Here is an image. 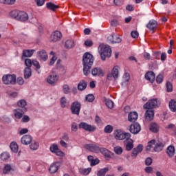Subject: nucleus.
<instances>
[{"label": "nucleus", "instance_id": "nucleus-3", "mask_svg": "<svg viewBox=\"0 0 176 176\" xmlns=\"http://www.w3.org/2000/svg\"><path fill=\"white\" fill-rule=\"evenodd\" d=\"M98 52L103 61H105L107 57H110L112 55V50H111L109 45L100 44L98 47Z\"/></svg>", "mask_w": 176, "mask_h": 176}, {"label": "nucleus", "instance_id": "nucleus-22", "mask_svg": "<svg viewBox=\"0 0 176 176\" xmlns=\"http://www.w3.org/2000/svg\"><path fill=\"white\" fill-rule=\"evenodd\" d=\"M18 20L19 21H27L28 20V14L24 11H20Z\"/></svg>", "mask_w": 176, "mask_h": 176}, {"label": "nucleus", "instance_id": "nucleus-6", "mask_svg": "<svg viewBox=\"0 0 176 176\" xmlns=\"http://www.w3.org/2000/svg\"><path fill=\"white\" fill-rule=\"evenodd\" d=\"M114 137L116 140H119L120 141H122L123 140H129L131 137V134L130 133H123L121 131L117 130L114 133Z\"/></svg>", "mask_w": 176, "mask_h": 176}, {"label": "nucleus", "instance_id": "nucleus-47", "mask_svg": "<svg viewBox=\"0 0 176 176\" xmlns=\"http://www.w3.org/2000/svg\"><path fill=\"white\" fill-rule=\"evenodd\" d=\"M63 93L65 94H69L71 89H69V85H63Z\"/></svg>", "mask_w": 176, "mask_h": 176}, {"label": "nucleus", "instance_id": "nucleus-25", "mask_svg": "<svg viewBox=\"0 0 176 176\" xmlns=\"http://www.w3.org/2000/svg\"><path fill=\"white\" fill-rule=\"evenodd\" d=\"M166 153L169 156V157H173L174 155H175V148L174 146H169L166 148Z\"/></svg>", "mask_w": 176, "mask_h": 176}, {"label": "nucleus", "instance_id": "nucleus-1", "mask_svg": "<svg viewBox=\"0 0 176 176\" xmlns=\"http://www.w3.org/2000/svg\"><path fill=\"white\" fill-rule=\"evenodd\" d=\"M94 63V58L89 52L84 54L82 56V64H83V73L85 76H87L90 74V69Z\"/></svg>", "mask_w": 176, "mask_h": 176}, {"label": "nucleus", "instance_id": "nucleus-62", "mask_svg": "<svg viewBox=\"0 0 176 176\" xmlns=\"http://www.w3.org/2000/svg\"><path fill=\"white\" fill-rule=\"evenodd\" d=\"M125 82H129L130 80V74L128 73H125L123 76Z\"/></svg>", "mask_w": 176, "mask_h": 176}, {"label": "nucleus", "instance_id": "nucleus-55", "mask_svg": "<svg viewBox=\"0 0 176 176\" xmlns=\"http://www.w3.org/2000/svg\"><path fill=\"white\" fill-rule=\"evenodd\" d=\"M95 122L97 124H102V120H101V118L98 116H96Z\"/></svg>", "mask_w": 176, "mask_h": 176}, {"label": "nucleus", "instance_id": "nucleus-48", "mask_svg": "<svg viewBox=\"0 0 176 176\" xmlns=\"http://www.w3.org/2000/svg\"><path fill=\"white\" fill-rule=\"evenodd\" d=\"M95 98H96L94 97V95H93V94L87 95L85 97L86 101H88V102H93V101H94Z\"/></svg>", "mask_w": 176, "mask_h": 176}, {"label": "nucleus", "instance_id": "nucleus-39", "mask_svg": "<svg viewBox=\"0 0 176 176\" xmlns=\"http://www.w3.org/2000/svg\"><path fill=\"white\" fill-rule=\"evenodd\" d=\"M150 130L153 133H157L159 131V126L156 123H151Z\"/></svg>", "mask_w": 176, "mask_h": 176}, {"label": "nucleus", "instance_id": "nucleus-49", "mask_svg": "<svg viewBox=\"0 0 176 176\" xmlns=\"http://www.w3.org/2000/svg\"><path fill=\"white\" fill-rule=\"evenodd\" d=\"M12 170V166L9 164H6L4 167V169L3 170V174H9V171Z\"/></svg>", "mask_w": 176, "mask_h": 176}, {"label": "nucleus", "instance_id": "nucleus-36", "mask_svg": "<svg viewBox=\"0 0 176 176\" xmlns=\"http://www.w3.org/2000/svg\"><path fill=\"white\" fill-rule=\"evenodd\" d=\"M69 105V102L67 100L65 97H62L60 99V107L61 108H65V107H68Z\"/></svg>", "mask_w": 176, "mask_h": 176}, {"label": "nucleus", "instance_id": "nucleus-5", "mask_svg": "<svg viewBox=\"0 0 176 176\" xmlns=\"http://www.w3.org/2000/svg\"><path fill=\"white\" fill-rule=\"evenodd\" d=\"M16 75L14 74H6L2 78L4 85H15L16 84Z\"/></svg>", "mask_w": 176, "mask_h": 176}, {"label": "nucleus", "instance_id": "nucleus-58", "mask_svg": "<svg viewBox=\"0 0 176 176\" xmlns=\"http://www.w3.org/2000/svg\"><path fill=\"white\" fill-rule=\"evenodd\" d=\"M85 46L90 47L93 45V41L91 40H87L85 41Z\"/></svg>", "mask_w": 176, "mask_h": 176}, {"label": "nucleus", "instance_id": "nucleus-11", "mask_svg": "<svg viewBox=\"0 0 176 176\" xmlns=\"http://www.w3.org/2000/svg\"><path fill=\"white\" fill-rule=\"evenodd\" d=\"M85 148L86 149H88V151H90L91 152H94L95 153H98L101 149V148H100V146L96 144H87L85 145Z\"/></svg>", "mask_w": 176, "mask_h": 176}, {"label": "nucleus", "instance_id": "nucleus-45", "mask_svg": "<svg viewBox=\"0 0 176 176\" xmlns=\"http://www.w3.org/2000/svg\"><path fill=\"white\" fill-rule=\"evenodd\" d=\"M104 133H106L107 134H110V133H112V131H113V126H112L111 125H107L104 127Z\"/></svg>", "mask_w": 176, "mask_h": 176}, {"label": "nucleus", "instance_id": "nucleus-19", "mask_svg": "<svg viewBox=\"0 0 176 176\" xmlns=\"http://www.w3.org/2000/svg\"><path fill=\"white\" fill-rule=\"evenodd\" d=\"M145 118L146 120H153L155 118V111L149 109L145 113Z\"/></svg>", "mask_w": 176, "mask_h": 176}, {"label": "nucleus", "instance_id": "nucleus-37", "mask_svg": "<svg viewBox=\"0 0 176 176\" xmlns=\"http://www.w3.org/2000/svg\"><path fill=\"white\" fill-rule=\"evenodd\" d=\"M47 8L50 10H53V12H54V10H56V9H58L59 7L58 6L55 5L54 3L50 2V3H47Z\"/></svg>", "mask_w": 176, "mask_h": 176}, {"label": "nucleus", "instance_id": "nucleus-57", "mask_svg": "<svg viewBox=\"0 0 176 176\" xmlns=\"http://www.w3.org/2000/svg\"><path fill=\"white\" fill-rule=\"evenodd\" d=\"M122 42V38L118 36H114V41L113 43H120Z\"/></svg>", "mask_w": 176, "mask_h": 176}, {"label": "nucleus", "instance_id": "nucleus-33", "mask_svg": "<svg viewBox=\"0 0 176 176\" xmlns=\"http://www.w3.org/2000/svg\"><path fill=\"white\" fill-rule=\"evenodd\" d=\"M32 75V72L31 71V68L25 67V69H24V78H25V79H28L29 78H31Z\"/></svg>", "mask_w": 176, "mask_h": 176}, {"label": "nucleus", "instance_id": "nucleus-4", "mask_svg": "<svg viewBox=\"0 0 176 176\" xmlns=\"http://www.w3.org/2000/svg\"><path fill=\"white\" fill-rule=\"evenodd\" d=\"M160 107V101L157 98L151 99L146 104H144V109H153Z\"/></svg>", "mask_w": 176, "mask_h": 176}, {"label": "nucleus", "instance_id": "nucleus-29", "mask_svg": "<svg viewBox=\"0 0 176 176\" xmlns=\"http://www.w3.org/2000/svg\"><path fill=\"white\" fill-rule=\"evenodd\" d=\"M111 74L113 79H118L119 78V66H115L111 71Z\"/></svg>", "mask_w": 176, "mask_h": 176}, {"label": "nucleus", "instance_id": "nucleus-15", "mask_svg": "<svg viewBox=\"0 0 176 176\" xmlns=\"http://www.w3.org/2000/svg\"><path fill=\"white\" fill-rule=\"evenodd\" d=\"M58 80V76L56 74L50 75L47 78V82L49 85H56Z\"/></svg>", "mask_w": 176, "mask_h": 176}, {"label": "nucleus", "instance_id": "nucleus-28", "mask_svg": "<svg viewBox=\"0 0 176 176\" xmlns=\"http://www.w3.org/2000/svg\"><path fill=\"white\" fill-rule=\"evenodd\" d=\"M58 170V162H56L54 164L51 165L49 171L51 174H54V173H57Z\"/></svg>", "mask_w": 176, "mask_h": 176}, {"label": "nucleus", "instance_id": "nucleus-21", "mask_svg": "<svg viewBox=\"0 0 176 176\" xmlns=\"http://www.w3.org/2000/svg\"><path fill=\"white\" fill-rule=\"evenodd\" d=\"M155 76L153 72L150 71L145 74V78L151 82V83H153V82H155Z\"/></svg>", "mask_w": 176, "mask_h": 176}, {"label": "nucleus", "instance_id": "nucleus-34", "mask_svg": "<svg viewBox=\"0 0 176 176\" xmlns=\"http://www.w3.org/2000/svg\"><path fill=\"white\" fill-rule=\"evenodd\" d=\"M10 148L12 152H14L15 153H17L19 152V145L17 143L12 142L10 145Z\"/></svg>", "mask_w": 176, "mask_h": 176}, {"label": "nucleus", "instance_id": "nucleus-27", "mask_svg": "<svg viewBox=\"0 0 176 176\" xmlns=\"http://www.w3.org/2000/svg\"><path fill=\"white\" fill-rule=\"evenodd\" d=\"M127 141L126 145V151H131L133 148H134L133 142L134 141L132 139L129 138V140H126Z\"/></svg>", "mask_w": 176, "mask_h": 176}, {"label": "nucleus", "instance_id": "nucleus-40", "mask_svg": "<svg viewBox=\"0 0 176 176\" xmlns=\"http://www.w3.org/2000/svg\"><path fill=\"white\" fill-rule=\"evenodd\" d=\"M20 14V11L12 10L10 13V16L12 17V19H16V20H19V16Z\"/></svg>", "mask_w": 176, "mask_h": 176}, {"label": "nucleus", "instance_id": "nucleus-7", "mask_svg": "<svg viewBox=\"0 0 176 176\" xmlns=\"http://www.w3.org/2000/svg\"><path fill=\"white\" fill-rule=\"evenodd\" d=\"M80 102L75 101L72 104L70 110L73 115H79V113H80Z\"/></svg>", "mask_w": 176, "mask_h": 176}, {"label": "nucleus", "instance_id": "nucleus-41", "mask_svg": "<svg viewBox=\"0 0 176 176\" xmlns=\"http://www.w3.org/2000/svg\"><path fill=\"white\" fill-rule=\"evenodd\" d=\"M9 157H10V154H9V153L8 152H3L0 155V159H1V160H3V161L8 160Z\"/></svg>", "mask_w": 176, "mask_h": 176}, {"label": "nucleus", "instance_id": "nucleus-56", "mask_svg": "<svg viewBox=\"0 0 176 176\" xmlns=\"http://www.w3.org/2000/svg\"><path fill=\"white\" fill-rule=\"evenodd\" d=\"M71 129L72 131H78V125L76 124V123H72Z\"/></svg>", "mask_w": 176, "mask_h": 176}, {"label": "nucleus", "instance_id": "nucleus-2", "mask_svg": "<svg viewBox=\"0 0 176 176\" xmlns=\"http://www.w3.org/2000/svg\"><path fill=\"white\" fill-rule=\"evenodd\" d=\"M151 148H153L155 152H162L164 148V143L162 140H152L148 142L146 151H151Z\"/></svg>", "mask_w": 176, "mask_h": 176}, {"label": "nucleus", "instance_id": "nucleus-17", "mask_svg": "<svg viewBox=\"0 0 176 176\" xmlns=\"http://www.w3.org/2000/svg\"><path fill=\"white\" fill-rule=\"evenodd\" d=\"M137 119H138V113L133 111L131 112L128 116V120L129 122H131L132 123H134Z\"/></svg>", "mask_w": 176, "mask_h": 176}, {"label": "nucleus", "instance_id": "nucleus-12", "mask_svg": "<svg viewBox=\"0 0 176 176\" xmlns=\"http://www.w3.org/2000/svg\"><path fill=\"white\" fill-rule=\"evenodd\" d=\"M61 32L60 31H55L54 32L50 37V41L51 42H58V41H60L61 39Z\"/></svg>", "mask_w": 176, "mask_h": 176}, {"label": "nucleus", "instance_id": "nucleus-24", "mask_svg": "<svg viewBox=\"0 0 176 176\" xmlns=\"http://www.w3.org/2000/svg\"><path fill=\"white\" fill-rule=\"evenodd\" d=\"M37 54L41 60H43V61H46L48 58L47 52L45 50L38 52Z\"/></svg>", "mask_w": 176, "mask_h": 176}, {"label": "nucleus", "instance_id": "nucleus-8", "mask_svg": "<svg viewBox=\"0 0 176 176\" xmlns=\"http://www.w3.org/2000/svg\"><path fill=\"white\" fill-rule=\"evenodd\" d=\"M50 151L52 153H55L56 156H60V157H64V156H65L64 152L61 151V150L58 148V146H57L56 144H52L50 146Z\"/></svg>", "mask_w": 176, "mask_h": 176}, {"label": "nucleus", "instance_id": "nucleus-30", "mask_svg": "<svg viewBox=\"0 0 176 176\" xmlns=\"http://www.w3.org/2000/svg\"><path fill=\"white\" fill-rule=\"evenodd\" d=\"M74 47H75V41H74V40L66 41L65 44V47H66V49H72Z\"/></svg>", "mask_w": 176, "mask_h": 176}, {"label": "nucleus", "instance_id": "nucleus-14", "mask_svg": "<svg viewBox=\"0 0 176 176\" xmlns=\"http://www.w3.org/2000/svg\"><path fill=\"white\" fill-rule=\"evenodd\" d=\"M21 144L23 145H30L32 142V136L30 135H25L21 139Z\"/></svg>", "mask_w": 176, "mask_h": 176}, {"label": "nucleus", "instance_id": "nucleus-38", "mask_svg": "<svg viewBox=\"0 0 176 176\" xmlns=\"http://www.w3.org/2000/svg\"><path fill=\"white\" fill-rule=\"evenodd\" d=\"M109 171V168L105 167L104 168L100 169L98 172L97 175L98 176H105V174H107V173H108Z\"/></svg>", "mask_w": 176, "mask_h": 176}, {"label": "nucleus", "instance_id": "nucleus-20", "mask_svg": "<svg viewBox=\"0 0 176 176\" xmlns=\"http://www.w3.org/2000/svg\"><path fill=\"white\" fill-rule=\"evenodd\" d=\"M146 27L148 28V30H150V31H155V30H156V27H157V21L155 20H151L146 25Z\"/></svg>", "mask_w": 176, "mask_h": 176}, {"label": "nucleus", "instance_id": "nucleus-43", "mask_svg": "<svg viewBox=\"0 0 176 176\" xmlns=\"http://www.w3.org/2000/svg\"><path fill=\"white\" fill-rule=\"evenodd\" d=\"M25 105H27L25 100L22 99L18 102V107H19L21 109H24V108H25Z\"/></svg>", "mask_w": 176, "mask_h": 176}, {"label": "nucleus", "instance_id": "nucleus-59", "mask_svg": "<svg viewBox=\"0 0 176 176\" xmlns=\"http://www.w3.org/2000/svg\"><path fill=\"white\" fill-rule=\"evenodd\" d=\"M132 38H137L139 36V34L138 31H132L131 33Z\"/></svg>", "mask_w": 176, "mask_h": 176}, {"label": "nucleus", "instance_id": "nucleus-50", "mask_svg": "<svg viewBox=\"0 0 176 176\" xmlns=\"http://www.w3.org/2000/svg\"><path fill=\"white\" fill-rule=\"evenodd\" d=\"M25 65H26V68H31V67H32V62L31 61V59L26 58L25 60Z\"/></svg>", "mask_w": 176, "mask_h": 176}, {"label": "nucleus", "instance_id": "nucleus-9", "mask_svg": "<svg viewBox=\"0 0 176 176\" xmlns=\"http://www.w3.org/2000/svg\"><path fill=\"white\" fill-rule=\"evenodd\" d=\"M80 129H83V130H85L86 131H96L97 127L96 126H91L86 122H80L79 124Z\"/></svg>", "mask_w": 176, "mask_h": 176}, {"label": "nucleus", "instance_id": "nucleus-63", "mask_svg": "<svg viewBox=\"0 0 176 176\" xmlns=\"http://www.w3.org/2000/svg\"><path fill=\"white\" fill-rule=\"evenodd\" d=\"M145 164H146V166H151V164H152V158L148 157L145 160Z\"/></svg>", "mask_w": 176, "mask_h": 176}, {"label": "nucleus", "instance_id": "nucleus-26", "mask_svg": "<svg viewBox=\"0 0 176 176\" xmlns=\"http://www.w3.org/2000/svg\"><path fill=\"white\" fill-rule=\"evenodd\" d=\"M86 87H87V82L85 80H81L78 84V90L80 91H83V90H85Z\"/></svg>", "mask_w": 176, "mask_h": 176}, {"label": "nucleus", "instance_id": "nucleus-44", "mask_svg": "<svg viewBox=\"0 0 176 176\" xmlns=\"http://www.w3.org/2000/svg\"><path fill=\"white\" fill-rule=\"evenodd\" d=\"M104 102H105L107 107L109 108V109H112V108H113V101H112L109 99H106L104 100Z\"/></svg>", "mask_w": 176, "mask_h": 176}, {"label": "nucleus", "instance_id": "nucleus-10", "mask_svg": "<svg viewBox=\"0 0 176 176\" xmlns=\"http://www.w3.org/2000/svg\"><path fill=\"white\" fill-rule=\"evenodd\" d=\"M129 131L132 134H138L141 131V125L138 122H134L131 124L129 128Z\"/></svg>", "mask_w": 176, "mask_h": 176}, {"label": "nucleus", "instance_id": "nucleus-13", "mask_svg": "<svg viewBox=\"0 0 176 176\" xmlns=\"http://www.w3.org/2000/svg\"><path fill=\"white\" fill-rule=\"evenodd\" d=\"M14 111L15 118H16V119H21L24 113L27 112V108L16 109H14Z\"/></svg>", "mask_w": 176, "mask_h": 176}, {"label": "nucleus", "instance_id": "nucleus-51", "mask_svg": "<svg viewBox=\"0 0 176 176\" xmlns=\"http://www.w3.org/2000/svg\"><path fill=\"white\" fill-rule=\"evenodd\" d=\"M166 89L168 93H171V91H173V84H171V82H166Z\"/></svg>", "mask_w": 176, "mask_h": 176}, {"label": "nucleus", "instance_id": "nucleus-18", "mask_svg": "<svg viewBox=\"0 0 176 176\" xmlns=\"http://www.w3.org/2000/svg\"><path fill=\"white\" fill-rule=\"evenodd\" d=\"M142 152V144H139L137 148H134L132 150L131 156L133 157H137L138 153Z\"/></svg>", "mask_w": 176, "mask_h": 176}, {"label": "nucleus", "instance_id": "nucleus-16", "mask_svg": "<svg viewBox=\"0 0 176 176\" xmlns=\"http://www.w3.org/2000/svg\"><path fill=\"white\" fill-rule=\"evenodd\" d=\"M91 75L93 76H104V71L101 67H95L91 70Z\"/></svg>", "mask_w": 176, "mask_h": 176}, {"label": "nucleus", "instance_id": "nucleus-53", "mask_svg": "<svg viewBox=\"0 0 176 176\" xmlns=\"http://www.w3.org/2000/svg\"><path fill=\"white\" fill-rule=\"evenodd\" d=\"M114 152H116L117 155H122L123 149L122 148V147L117 146L115 147Z\"/></svg>", "mask_w": 176, "mask_h": 176}, {"label": "nucleus", "instance_id": "nucleus-35", "mask_svg": "<svg viewBox=\"0 0 176 176\" xmlns=\"http://www.w3.org/2000/svg\"><path fill=\"white\" fill-rule=\"evenodd\" d=\"M34 52H35L34 50H25L23 52V57H31L34 54Z\"/></svg>", "mask_w": 176, "mask_h": 176}, {"label": "nucleus", "instance_id": "nucleus-54", "mask_svg": "<svg viewBox=\"0 0 176 176\" xmlns=\"http://www.w3.org/2000/svg\"><path fill=\"white\" fill-rule=\"evenodd\" d=\"M115 39V35L111 34L107 37V41L109 43H113V41Z\"/></svg>", "mask_w": 176, "mask_h": 176}, {"label": "nucleus", "instance_id": "nucleus-60", "mask_svg": "<svg viewBox=\"0 0 176 176\" xmlns=\"http://www.w3.org/2000/svg\"><path fill=\"white\" fill-rule=\"evenodd\" d=\"M32 65H34V67H36L37 68V69H39V68H41V65H39V62L36 61V60H32Z\"/></svg>", "mask_w": 176, "mask_h": 176}, {"label": "nucleus", "instance_id": "nucleus-42", "mask_svg": "<svg viewBox=\"0 0 176 176\" xmlns=\"http://www.w3.org/2000/svg\"><path fill=\"white\" fill-rule=\"evenodd\" d=\"M91 171V168H82L80 170V174H82L83 175H89Z\"/></svg>", "mask_w": 176, "mask_h": 176}, {"label": "nucleus", "instance_id": "nucleus-32", "mask_svg": "<svg viewBox=\"0 0 176 176\" xmlns=\"http://www.w3.org/2000/svg\"><path fill=\"white\" fill-rule=\"evenodd\" d=\"M169 109L171 112H176V100L174 99L170 100L169 102Z\"/></svg>", "mask_w": 176, "mask_h": 176}, {"label": "nucleus", "instance_id": "nucleus-61", "mask_svg": "<svg viewBox=\"0 0 176 176\" xmlns=\"http://www.w3.org/2000/svg\"><path fill=\"white\" fill-rule=\"evenodd\" d=\"M37 6H43L45 3V0H35Z\"/></svg>", "mask_w": 176, "mask_h": 176}, {"label": "nucleus", "instance_id": "nucleus-31", "mask_svg": "<svg viewBox=\"0 0 176 176\" xmlns=\"http://www.w3.org/2000/svg\"><path fill=\"white\" fill-rule=\"evenodd\" d=\"M30 148L32 151H36L38 148H39V142L34 140H32L30 144Z\"/></svg>", "mask_w": 176, "mask_h": 176}, {"label": "nucleus", "instance_id": "nucleus-52", "mask_svg": "<svg viewBox=\"0 0 176 176\" xmlns=\"http://www.w3.org/2000/svg\"><path fill=\"white\" fill-rule=\"evenodd\" d=\"M163 75L162 74H159L157 77H156V82L158 83L159 85H160V83H162V82H163Z\"/></svg>", "mask_w": 176, "mask_h": 176}, {"label": "nucleus", "instance_id": "nucleus-46", "mask_svg": "<svg viewBox=\"0 0 176 176\" xmlns=\"http://www.w3.org/2000/svg\"><path fill=\"white\" fill-rule=\"evenodd\" d=\"M16 2V0H0V3L5 5H13Z\"/></svg>", "mask_w": 176, "mask_h": 176}, {"label": "nucleus", "instance_id": "nucleus-64", "mask_svg": "<svg viewBox=\"0 0 176 176\" xmlns=\"http://www.w3.org/2000/svg\"><path fill=\"white\" fill-rule=\"evenodd\" d=\"M98 163H100V160L98 159H96L94 160L91 162V166H96L97 164H98Z\"/></svg>", "mask_w": 176, "mask_h": 176}, {"label": "nucleus", "instance_id": "nucleus-23", "mask_svg": "<svg viewBox=\"0 0 176 176\" xmlns=\"http://www.w3.org/2000/svg\"><path fill=\"white\" fill-rule=\"evenodd\" d=\"M100 152L104 156L105 159H111L112 153L105 148H100Z\"/></svg>", "mask_w": 176, "mask_h": 176}]
</instances>
